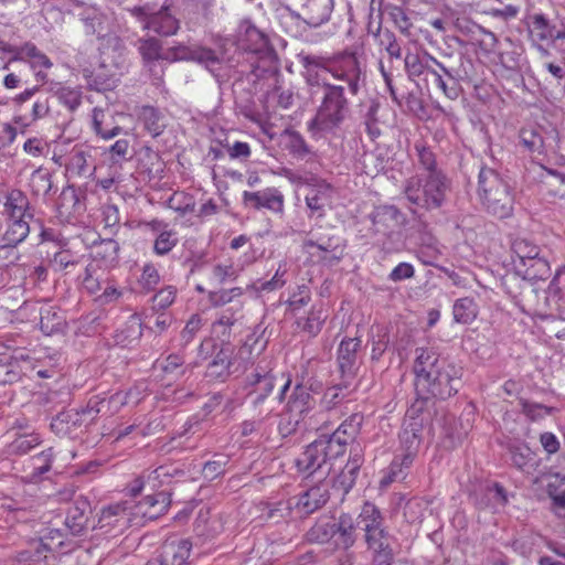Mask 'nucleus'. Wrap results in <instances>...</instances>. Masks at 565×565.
Wrapping results in <instances>:
<instances>
[{
	"label": "nucleus",
	"instance_id": "16",
	"mask_svg": "<svg viewBox=\"0 0 565 565\" xmlns=\"http://www.w3.org/2000/svg\"><path fill=\"white\" fill-rule=\"evenodd\" d=\"M11 61L28 62L31 68L36 71L35 76L40 81H44L46 78V74L43 73L42 70H50L53 66L50 57L31 42H26L19 46L17 55H14Z\"/></svg>",
	"mask_w": 565,
	"mask_h": 565
},
{
	"label": "nucleus",
	"instance_id": "38",
	"mask_svg": "<svg viewBox=\"0 0 565 565\" xmlns=\"http://www.w3.org/2000/svg\"><path fill=\"white\" fill-rule=\"evenodd\" d=\"M419 427L417 424H409L404 427L399 434V440L403 447V456H409L412 460L415 459L420 445Z\"/></svg>",
	"mask_w": 565,
	"mask_h": 565
},
{
	"label": "nucleus",
	"instance_id": "61",
	"mask_svg": "<svg viewBox=\"0 0 565 565\" xmlns=\"http://www.w3.org/2000/svg\"><path fill=\"white\" fill-rule=\"evenodd\" d=\"M311 300V292L309 287L301 285L297 287V290L292 292L287 303L292 311H297L306 307Z\"/></svg>",
	"mask_w": 565,
	"mask_h": 565
},
{
	"label": "nucleus",
	"instance_id": "15",
	"mask_svg": "<svg viewBox=\"0 0 565 565\" xmlns=\"http://www.w3.org/2000/svg\"><path fill=\"white\" fill-rule=\"evenodd\" d=\"M333 192L332 185L326 181H319L309 188L305 201L312 215L321 217L326 214V210L331 206Z\"/></svg>",
	"mask_w": 565,
	"mask_h": 565
},
{
	"label": "nucleus",
	"instance_id": "50",
	"mask_svg": "<svg viewBox=\"0 0 565 565\" xmlns=\"http://www.w3.org/2000/svg\"><path fill=\"white\" fill-rule=\"evenodd\" d=\"M54 460L53 448H49L31 458L32 463V479L42 477L51 470Z\"/></svg>",
	"mask_w": 565,
	"mask_h": 565
},
{
	"label": "nucleus",
	"instance_id": "42",
	"mask_svg": "<svg viewBox=\"0 0 565 565\" xmlns=\"http://www.w3.org/2000/svg\"><path fill=\"white\" fill-rule=\"evenodd\" d=\"M520 142L530 153H542L544 140L542 135L534 127H524L519 132Z\"/></svg>",
	"mask_w": 565,
	"mask_h": 565
},
{
	"label": "nucleus",
	"instance_id": "37",
	"mask_svg": "<svg viewBox=\"0 0 565 565\" xmlns=\"http://www.w3.org/2000/svg\"><path fill=\"white\" fill-rule=\"evenodd\" d=\"M513 252L518 255L521 262L525 265V260H536L537 264L548 270V264L545 259L540 258V247L525 238H518L512 245Z\"/></svg>",
	"mask_w": 565,
	"mask_h": 565
},
{
	"label": "nucleus",
	"instance_id": "34",
	"mask_svg": "<svg viewBox=\"0 0 565 565\" xmlns=\"http://www.w3.org/2000/svg\"><path fill=\"white\" fill-rule=\"evenodd\" d=\"M65 327V319L55 307L42 308L40 311V329L51 335L61 332Z\"/></svg>",
	"mask_w": 565,
	"mask_h": 565
},
{
	"label": "nucleus",
	"instance_id": "20",
	"mask_svg": "<svg viewBox=\"0 0 565 565\" xmlns=\"http://www.w3.org/2000/svg\"><path fill=\"white\" fill-rule=\"evenodd\" d=\"M191 548L192 544L189 540L166 541L161 547L160 565H185Z\"/></svg>",
	"mask_w": 565,
	"mask_h": 565
},
{
	"label": "nucleus",
	"instance_id": "6",
	"mask_svg": "<svg viewBox=\"0 0 565 565\" xmlns=\"http://www.w3.org/2000/svg\"><path fill=\"white\" fill-rule=\"evenodd\" d=\"M358 524L365 533L369 548H381L383 544L391 543V535L384 525V518L380 509L372 502H365L358 516Z\"/></svg>",
	"mask_w": 565,
	"mask_h": 565
},
{
	"label": "nucleus",
	"instance_id": "19",
	"mask_svg": "<svg viewBox=\"0 0 565 565\" xmlns=\"http://www.w3.org/2000/svg\"><path fill=\"white\" fill-rule=\"evenodd\" d=\"M329 487L324 481H320L299 494L296 507L305 514H311L322 508L329 500Z\"/></svg>",
	"mask_w": 565,
	"mask_h": 565
},
{
	"label": "nucleus",
	"instance_id": "4",
	"mask_svg": "<svg viewBox=\"0 0 565 565\" xmlns=\"http://www.w3.org/2000/svg\"><path fill=\"white\" fill-rule=\"evenodd\" d=\"M324 94L311 125L318 130L330 131L345 118L348 99L341 85L323 83Z\"/></svg>",
	"mask_w": 565,
	"mask_h": 565
},
{
	"label": "nucleus",
	"instance_id": "28",
	"mask_svg": "<svg viewBox=\"0 0 565 565\" xmlns=\"http://www.w3.org/2000/svg\"><path fill=\"white\" fill-rule=\"evenodd\" d=\"M333 542L337 548L349 550L355 543V526L353 520L348 514L340 515L338 522H335Z\"/></svg>",
	"mask_w": 565,
	"mask_h": 565
},
{
	"label": "nucleus",
	"instance_id": "53",
	"mask_svg": "<svg viewBox=\"0 0 565 565\" xmlns=\"http://www.w3.org/2000/svg\"><path fill=\"white\" fill-rule=\"evenodd\" d=\"M169 207L179 212L181 215L192 213L195 207V201L192 195L183 192H174L168 201Z\"/></svg>",
	"mask_w": 565,
	"mask_h": 565
},
{
	"label": "nucleus",
	"instance_id": "63",
	"mask_svg": "<svg viewBox=\"0 0 565 565\" xmlns=\"http://www.w3.org/2000/svg\"><path fill=\"white\" fill-rule=\"evenodd\" d=\"M77 263L78 259L70 249H61L56 252L51 259V265L56 270L66 269L70 266H75Z\"/></svg>",
	"mask_w": 565,
	"mask_h": 565
},
{
	"label": "nucleus",
	"instance_id": "9",
	"mask_svg": "<svg viewBox=\"0 0 565 565\" xmlns=\"http://www.w3.org/2000/svg\"><path fill=\"white\" fill-rule=\"evenodd\" d=\"M131 507L118 502L104 508L98 519V527L110 535H118L134 524Z\"/></svg>",
	"mask_w": 565,
	"mask_h": 565
},
{
	"label": "nucleus",
	"instance_id": "40",
	"mask_svg": "<svg viewBox=\"0 0 565 565\" xmlns=\"http://www.w3.org/2000/svg\"><path fill=\"white\" fill-rule=\"evenodd\" d=\"M244 295L242 287L223 288L207 292V299L213 308H221L234 302Z\"/></svg>",
	"mask_w": 565,
	"mask_h": 565
},
{
	"label": "nucleus",
	"instance_id": "56",
	"mask_svg": "<svg viewBox=\"0 0 565 565\" xmlns=\"http://www.w3.org/2000/svg\"><path fill=\"white\" fill-rule=\"evenodd\" d=\"M286 136L288 138L286 148L292 156L302 159L309 154V147L300 134L296 131H287Z\"/></svg>",
	"mask_w": 565,
	"mask_h": 565
},
{
	"label": "nucleus",
	"instance_id": "23",
	"mask_svg": "<svg viewBox=\"0 0 565 565\" xmlns=\"http://www.w3.org/2000/svg\"><path fill=\"white\" fill-rule=\"evenodd\" d=\"M143 29L151 30L159 35L169 36L175 34L179 30V21L164 8L150 14L143 24Z\"/></svg>",
	"mask_w": 565,
	"mask_h": 565
},
{
	"label": "nucleus",
	"instance_id": "7",
	"mask_svg": "<svg viewBox=\"0 0 565 565\" xmlns=\"http://www.w3.org/2000/svg\"><path fill=\"white\" fill-rule=\"evenodd\" d=\"M339 457L338 454H333L330 444L322 436L305 448L296 458L295 466L299 473L311 476L322 470L329 461Z\"/></svg>",
	"mask_w": 565,
	"mask_h": 565
},
{
	"label": "nucleus",
	"instance_id": "48",
	"mask_svg": "<svg viewBox=\"0 0 565 565\" xmlns=\"http://www.w3.org/2000/svg\"><path fill=\"white\" fill-rule=\"evenodd\" d=\"M512 463L522 471H527L534 463V455L526 445L514 446L510 449Z\"/></svg>",
	"mask_w": 565,
	"mask_h": 565
},
{
	"label": "nucleus",
	"instance_id": "26",
	"mask_svg": "<svg viewBox=\"0 0 565 565\" xmlns=\"http://www.w3.org/2000/svg\"><path fill=\"white\" fill-rule=\"evenodd\" d=\"M275 375L271 372H254L247 377V386L250 387V394H255V403H263L275 387Z\"/></svg>",
	"mask_w": 565,
	"mask_h": 565
},
{
	"label": "nucleus",
	"instance_id": "41",
	"mask_svg": "<svg viewBox=\"0 0 565 565\" xmlns=\"http://www.w3.org/2000/svg\"><path fill=\"white\" fill-rule=\"evenodd\" d=\"M87 507L88 503L86 501H76L75 504L68 509L65 523L73 533H79L84 529L87 522Z\"/></svg>",
	"mask_w": 565,
	"mask_h": 565
},
{
	"label": "nucleus",
	"instance_id": "8",
	"mask_svg": "<svg viewBox=\"0 0 565 565\" xmlns=\"http://www.w3.org/2000/svg\"><path fill=\"white\" fill-rule=\"evenodd\" d=\"M317 66L330 73L333 78L348 84L350 93L356 95L359 90L360 65L354 54H345L332 60H323Z\"/></svg>",
	"mask_w": 565,
	"mask_h": 565
},
{
	"label": "nucleus",
	"instance_id": "52",
	"mask_svg": "<svg viewBox=\"0 0 565 565\" xmlns=\"http://www.w3.org/2000/svg\"><path fill=\"white\" fill-rule=\"evenodd\" d=\"M237 277V270L231 262L216 264L211 269V280L216 285L234 281Z\"/></svg>",
	"mask_w": 565,
	"mask_h": 565
},
{
	"label": "nucleus",
	"instance_id": "18",
	"mask_svg": "<svg viewBox=\"0 0 565 565\" xmlns=\"http://www.w3.org/2000/svg\"><path fill=\"white\" fill-rule=\"evenodd\" d=\"M315 406V398L308 387L302 384L295 385L289 398L286 402L285 411L290 418L298 423L305 414Z\"/></svg>",
	"mask_w": 565,
	"mask_h": 565
},
{
	"label": "nucleus",
	"instance_id": "5",
	"mask_svg": "<svg viewBox=\"0 0 565 565\" xmlns=\"http://www.w3.org/2000/svg\"><path fill=\"white\" fill-rule=\"evenodd\" d=\"M525 25L529 42L542 56L550 54L547 46L565 41V23H554L543 12L527 14Z\"/></svg>",
	"mask_w": 565,
	"mask_h": 565
},
{
	"label": "nucleus",
	"instance_id": "17",
	"mask_svg": "<svg viewBox=\"0 0 565 565\" xmlns=\"http://www.w3.org/2000/svg\"><path fill=\"white\" fill-rule=\"evenodd\" d=\"M245 203H250L255 209H267L275 213H282L285 198L282 193L275 188H267L263 191L243 193Z\"/></svg>",
	"mask_w": 565,
	"mask_h": 565
},
{
	"label": "nucleus",
	"instance_id": "64",
	"mask_svg": "<svg viewBox=\"0 0 565 565\" xmlns=\"http://www.w3.org/2000/svg\"><path fill=\"white\" fill-rule=\"evenodd\" d=\"M521 54L515 50L502 51L498 53L497 63L508 71L520 68Z\"/></svg>",
	"mask_w": 565,
	"mask_h": 565
},
{
	"label": "nucleus",
	"instance_id": "54",
	"mask_svg": "<svg viewBox=\"0 0 565 565\" xmlns=\"http://www.w3.org/2000/svg\"><path fill=\"white\" fill-rule=\"evenodd\" d=\"M31 191L35 195L46 194L52 188L50 174L43 169H36L30 178Z\"/></svg>",
	"mask_w": 565,
	"mask_h": 565
},
{
	"label": "nucleus",
	"instance_id": "13",
	"mask_svg": "<svg viewBox=\"0 0 565 565\" xmlns=\"http://www.w3.org/2000/svg\"><path fill=\"white\" fill-rule=\"evenodd\" d=\"M363 416L361 414H352L333 431L330 436H323L330 444L333 454L342 457L347 451V446L354 440L361 429Z\"/></svg>",
	"mask_w": 565,
	"mask_h": 565
},
{
	"label": "nucleus",
	"instance_id": "39",
	"mask_svg": "<svg viewBox=\"0 0 565 565\" xmlns=\"http://www.w3.org/2000/svg\"><path fill=\"white\" fill-rule=\"evenodd\" d=\"M90 154L82 147H74L68 162L66 163V170L73 175L82 177L85 175L89 170L88 159Z\"/></svg>",
	"mask_w": 565,
	"mask_h": 565
},
{
	"label": "nucleus",
	"instance_id": "49",
	"mask_svg": "<svg viewBox=\"0 0 565 565\" xmlns=\"http://www.w3.org/2000/svg\"><path fill=\"white\" fill-rule=\"evenodd\" d=\"M46 558L43 547L40 546L38 541H32L25 550L17 553L14 559L20 564L32 565L40 563Z\"/></svg>",
	"mask_w": 565,
	"mask_h": 565
},
{
	"label": "nucleus",
	"instance_id": "36",
	"mask_svg": "<svg viewBox=\"0 0 565 565\" xmlns=\"http://www.w3.org/2000/svg\"><path fill=\"white\" fill-rule=\"evenodd\" d=\"M335 522L328 519H319L307 532L306 539L309 543L323 544L334 535Z\"/></svg>",
	"mask_w": 565,
	"mask_h": 565
},
{
	"label": "nucleus",
	"instance_id": "33",
	"mask_svg": "<svg viewBox=\"0 0 565 565\" xmlns=\"http://www.w3.org/2000/svg\"><path fill=\"white\" fill-rule=\"evenodd\" d=\"M114 119L113 116H109L106 110L95 107L93 109V130L97 136H99L104 140H110L118 136L122 128L118 125H114L109 127L107 119Z\"/></svg>",
	"mask_w": 565,
	"mask_h": 565
},
{
	"label": "nucleus",
	"instance_id": "30",
	"mask_svg": "<svg viewBox=\"0 0 565 565\" xmlns=\"http://www.w3.org/2000/svg\"><path fill=\"white\" fill-rule=\"evenodd\" d=\"M243 310V303L239 302L238 306L231 307L226 310H224L217 320L213 322L212 324V332L218 337L222 338V340H227L231 335V330L233 326L237 321V313H239Z\"/></svg>",
	"mask_w": 565,
	"mask_h": 565
},
{
	"label": "nucleus",
	"instance_id": "2",
	"mask_svg": "<svg viewBox=\"0 0 565 565\" xmlns=\"http://www.w3.org/2000/svg\"><path fill=\"white\" fill-rule=\"evenodd\" d=\"M477 194L488 214L499 220L512 216L514 210L513 191L494 169L481 168L478 175Z\"/></svg>",
	"mask_w": 565,
	"mask_h": 565
},
{
	"label": "nucleus",
	"instance_id": "3",
	"mask_svg": "<svg viewBox=\"0 0 565 565\" xmlns=\"http://www.w3.org/2000/svg\"><path fill=\"white\" fill-rule=\"evenodd\" d=\"M448 188L445 174L441 171H433L407 179L404 192L411 203L431 210L443 205Z\"/></svg>",
	"mask_w": 565,
	"mask_h": 565
},
{
	"label": "nucleus",
	"instance_id": "44",
	"mask_svg": "<svg viewBox=\"0 0 565 565\" xmlns=\"http://www.w3.org/2000/svg\"><path fill=\"white\" fill-rule=\"evenodd\" d=\"M56 97L70 111H75L82 104L83 92L81 87L61 86Z\"/></svg>",
	"mask_w": 565,
	"mask_h": 565
},
{
	"label": "nucleus",
	"instance_id": "59",
	"mask_svg": "<svg viewBox=\"0 0 565 565\" xmlns=\"http://www.w3.org/2000/svg\"><path fill=\"white\" fill-rule=\"evenodd\" d=\"M192 61L205 65L209 70H212L215 65L220 64V58L215 51L203 46H194Z\"/></svg>",
	"mask_w": 565,
	"mask_h": 565
},
{
	"label": "nucleus",
	"instance_id": "55",
	"mask_svg": "<svg viewBox=\"0 0 565 565\" xmlns=\"http://www.w3.org/2000/svg\"><path fill=\"white\" fill-rule=\"evenodd\" d=\"M177 294L178 290L174 286L169 285L161 288L152 297V309L156 311L166 310L175 301Z\"/></svg>",
	"mask_w": 565,
	"mask_h": 565
},
{
	"label": "nucleus",
	"instance_id": "45",
	"mask_svg": "<svg viewBox=\"0 0 565 565\" xmlns=\"http://www.w3.org/2000/svg\"><path fill=\"white\" fill-rule=\"evenodd\" d=\"M179 243L177 231L169 228L162 231L156 236L153 242V253L158 256L169 254Z\"/></svg>",
	"mask_w": 565,
	"mask_h": 565
},
{
	"label": "nucleus",
	"instance_id": "58",
	"mask_svg": "<svg viewBox=\"0 0 565 565\" xmlns=\"http://www.w3.org/2000/svg\"><path fill=\"white\" fill-rule=\"evenodd\" d=\"M184 359L177 353L169 354L161 363V370L167 375L180 377L184 374Z\"/></svg>",
	"mask_w": 565,
	"mask_h": 565
},
{
	"label": "nucleus",
	"instance_id": "21",
	"mask_svg": "<svg viewBox=\"0 0 565 565\" xmlns=\"http://www.w3.org/2000/svg\"><path fill=\"white\" fill-rule=\"evenodd\" d=\"M232 354L233 349L230 343L222 345L220 351L209 363L205 376L210 380L224 381L231 374V371H234Z\"/></svg>",
	"mask_w": 565,
	"mask_h": 565
},
{
	"label": "nucleus",
	"instance_id": "46",
	"mask_svg": "<svg viewBox=\"0 0 565 565\" xmlns=\"http://www.w3.org/2000/svg\"><path fill=\"white\" fill-rule=\"evenodd\" d=\"M241 30H244L245 36L252 42L250 44L244 45V49L249 52L260 51L267 43L265 34L259 31L255 25L248 21L241 23Z\"/></svg>",
	"mask_w": 565,
	"mask_h": 565
},
{
	"label": "nucleus",
	"instance_id": "11",
	"mask_svg": "<svg viewBox=\"0 0 565 565\" xmlns=\"http://www.w3.org/2000/svg\"><path fill=\"white\" fill-rule=\"evenodd\" d=\"M170 504V494L161 491L145 497L138 503H128V507H131L132 518L137 524L140 520H156L168 511Z\"/></svg>",
	"mask_w": 565,
	"mask_h": 565
},
{
	"label": "nucleus",
	"instance_id": "51",
	"mask_svg": "<svg viewBox=\"0 0 565 565\" xmlns=\"http://www.w3.org/2000/svg\"><path fill=\"white\" fill-rule=\"evenodd\" d=\"M160 282V274L153 263H146L142 266L138 285L145 292L152 291Z\"/></svg>",
	"mask_w": 565,
	"mask_h": 565
},
{
	"label": "nucleus",
	"instance_id": "25",
	"mask_svg": "<svg viewBox=\"0 0 565 565\" xmlns=\"http://www.w3.org/2000/svg\"><path fill=\"white\" fill-rule=\"evenodd\" d=\"M137 50L145 66H150L158 61L168 62V52L163 49L162 42L156 38H141L137 42Z\"/></svg>",
	"mask_w": 565,
	"mask_h": 565
},
{
	"label": "nucleus",
	"instance_id": "24",
	"mask_svg": "<svg viewBox=\"0 0 565 565\" xmlns=\"http://www.w3.org/2000/svg\"><path fill=\"white\" fill-rule=\"evenodd\" d=\"M361 347V340L358 338H347L340 342L338 348V363L343 375H354L358 350Z\"/></svg>",
	"mask_w": 565,
	"mask_h": 565
},
{
	"label": "nucleus",
	"instance_id": "10",
	"mask_svg": "<svg viewBox=\"0 0 565 565\" xmlns=\"http://www.w3.org/2000/svg\"><path fill=\"white\" fill-rule=\"evenodd\" d=\"M0 215L3 218L32 217L30 201L25 193L7 183H0Z\"/></svg>",
	"mask_w": 565,
	"mask_h": 565
},
{
	"label": "nucleus",
	"instance_id": "1",
	"mask_svg": "<svg viewBox=\"0 0 565 565\" xmlns=\"http://www.w3.org/2000/svg\"><path fill=\"white\" fill-rule=\"evenodd\" d=\"M413 370L416 392L424 399H447L458 392L461 369L440 358L433 348L416 350Z\"/></svg>",
	"mask_w": 565,
	"mask_h": 565
},
{
	"label": "nucleus",
	"instance_id": "43",
	"mask_svg": "<svg viewBox=\"0 0 565 565\" xmlns=\"http://www.w3.org/2000/svg\"><path fill=\"white\" fill-rule=\"evenodd\" d=\"M473 36L479 52L484 57H490V55H493L497 52L499 41L493 32L480 26Z\"/></svg>",
	"mask_w": 565,
	"mask_h": 565
},
{
	"label": "nucleus",
	"instance_id": "47",
	"mask_svg": "<svg viewBox=\"0 0 565 565\" xmlns=\"http://www.w3.org/2000/svg\"><path fill=\"white\" fill-rule=\"evenodd\" d=\"M41 437L36 433L24 434L17 437L10 445L9 451L14 455H24L41 444Z\"/></svg>",
	"mask_w": 565,
	"mask_h": 565
},
{
	"label": "nucleus",
	"instance_id": "27",
	"mask_svg": "<svg viewBox=\"0 0 565 565\" xmlns=\"http://www.w3.org/2000/svg\"><path fill=\"white\" fill-rule=\"evenodd\" d=\"M452 319L458 324H471L479 316V306L472 297H461L452 305Z\"/></svg>",
	"mask_w": 565,
	"mask_h": 565
},
{
	"label": "nucleus",
	"instance_id": "14",
	"mask_svg": "<svg viewBox=\"0 0 565 565\" xmlns=\"http://www.w3.org/2000/svg\"><path fill=\"white\" fill-rule=\"evenodd\" d=\"M266 347L267 341L260 335L256 333L247 335L244 343L232 354L234 372L246 370L266 350Z\"/></svg>",
	"mask_w": 565,
	"mask_h": 565
},
{
	"label": "nucleus",
	"instance_id": "31",
	"mask_svg": "<svg viewBox=\"0 0 565 565\" xmlns=\"http://www.w3.org/2000/svg\"><path fill=\"white\" fill-rule=\"evenodd\" d=\"M328 318V310L326 309L323 303L313 305L308 316L303 319L301 329L303 332L308 333L311 337H317L323 328V324Z\"/></svg>",
	"mask_w": 565,
	"mask_h": 565
},
{
	"label": "nucleus",
	"instance_id": "22",
	"mask_svg": "<svg viewBox=\"0 0 565 565\" xmlns=\"http://www.w3.org/2000/svg\"><path fill=\"white\" fill-rule=\"evenodd\" d=\"M28 218L30 217L22 216L20 218H4L6 230L2 234V245L0 248H13L28 237L30 233Z\"/></svg>",
	"mask_w": 565,
	"mask_h": 565
},
{
	"label": "nucleus",
	"instance_id": "32",
	"mask_svg": "<svg viewBox=\"0 0 565 565\" xmlns=\"http://www.w3.org/2000/svg\"><path fill=\"white\" fill-rule=\"evenodd\" d=\"M413 461L409 456H395L380 481L381 488H386L395 481L403 480L406 477V470L412 466Z\"/></svg>",
	"mask_w": 565,
	"mask_h": 565
},
{
	"label": "nucleus",
	"instance_id": "57",
	"mask_svg": "<svg viewBox=\"0 0 565 565\" xmlns=\"http://www.w3.org/2000/svg\"><path fill=\"white\" fill-rule=\"evenodd\" d=\"M404 63L405 71L409 78L419 77L425 72L428 73V70H431L423 62L418 53L407 52L405 55Z\"/></svg>",
	"mask_w": 565,
	"mask_h": 565
},
{
	"label": "nucleus",
	"instance_id": "62",
	"mask_svg": "<svg viewBox=\"0 0 565 565\" xmlns=\"http://www.w3.org/2000/svg\"><path fill=\"white\" fill-rule=\"evenodd\" d=\"M522 413L531 420H537L551 415L552 408L542 404L521 401Z\"/></svg>",
	"mask_w": 565,
	"mask_h": 565
},
{
	"label": "nucleus",
	"instance_id": "60",
	"mask_svg": "<svg viewBox=\"0 0 565 565\" xmlns=\"http://www.w3.org/2000/svg\"><path fill=\"white\" fill-rule=\"evenodd\" d=\"M204 320L201 315L194 313L186 321L183 330L181 331V339L184 344L192 342L198 332L203 327Z\"/></svg>",
	"mask_w": 565,
	"mask_h": 565
},
{
	"label": "nucleus",
	"instance_id": "35",
	"mask_svg": "<svg viewBox=\"0 0 565 565\" xmlns=\"http://www.w3.org/2000/svg\"><path fill=\"white\" fill-rule=\"evenodd\" d=\"M139 119L152 137H158L162 134L164 129L163 117L156 107L143 106L139 113Z\"/></svg>",
	"mask_w": 565,
	"mask_h": 565
},
{
	"label": "nucleus",
	"instance_id": "12",
	"mask_svg": "<svg viewBox=\"0 0 565 565\" xmlns=\"http://www.w3.org/2000/svg\"><path fill=\"white\" fill-rule=\"evenodd\" d=\"M303 248L312 256L328 265L338 263L344 253V247L340 245V238L321 236L316 241L312 238L303 242Z\"/></svg>",
	"mask_w": 565,
	"mask_h": 565
},
{
	"label": "nucleus",
	"instance_id": "29",
	"mask_svg": "<svg viewBox=\"0 0 565 565\" xmlns=\"http://www.w3.org/2000/svg\"><path fill=\"white\" fill-rule=\"evenodd\" d=\"M43 547L44 554H67L73 550L71 542H67L65 535L60 530H50L45 536L38 541Z\"/></svg>",
	"mask_w": 565,
	"mask_h": 565
}]
</instances>
